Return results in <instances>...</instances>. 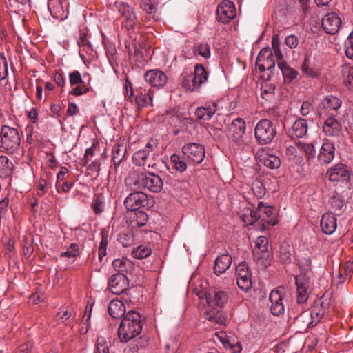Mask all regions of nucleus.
<instances>
[{"instance_id":"1","label":"nucleus","mask_w":353,"mask_h":353,"mask_svg":"<svg viewBox=\"0 0 353 353\" xmlns=\"http://www.w3.org/2000/svg\"><path fill=\"white\" fill-rule=\"evenodd\" d=\"M266 46L259 52L256 61V66L260 73H262L263 79L270 80L274 74L276 61H283V54L279 48V46Z\"/></svg>"},{"instance_id":"2","label":"nucleus","mask_w":353,"mask_h":353,"mask_svg":"<svg viewBox=\"0 0 353 353\" xmlns=\"http://www.w3.org/2000/svg\"><path fill=\"white\" fill-rule=\"evenodd\" d=\"M143 327L141 316L136 311H129L122 319L118 329L121 342H128L139 335Z\"/></svg>"},{"instance_id":"3","label":"nucleus","mask_w":353,"mask_h":353,"mask_svg":"<svg viewBox=\"0 0 353 353\" xmlns=\"http://www.w3.org/2000/svg\"><path fill=\"white\" fill-rule=\"evenodd\" d=\"M208 73L201 64H196L192 73L185 69L180 77L181 86L188 91L199 90L203 83L207 81Z\"/></svg>"},{"instance_id":"4","label":"nucleus","mask_w":353,"mask_h":353,"mask_svg":"<svg viewBox=\"0 0 353 353\" xmlns=\"http://www.w3.org/2000/svg\"><path fill=\"white\" fill-rule=\"evenodd\" d=\"M0 147L8 154H13L19 149L21 137L17 129L3 125L1 128Z\"/></svg>"},{"instance_id":"5","label":"nucleus","mask_w":353,"mask_h":353,"mask_svg":"<svg viewBox=\"0 0 353 353\" xmlns=\"http://www.w3.org/2000/svg\"><path fill=\"white\" fill-rule=\"evenodd\" d=\"M276 128L272 121L267 119L260 120L254 128V137L260 145L271 143L276 135Z\"/></svg>"},{"instance_id":"6","label":"nucleus","mask_w":353,"mask_h":353,"mask_svg":"<svg viewBox=\"0 0 353 353\" xmlns=\"http://www.w3.org/2000/svg\"><path fill=\"white\" fill-rule=\"evenodd\" d=\"M134 185L148 190L151 192L159 193L163 187L162 179L152 172H142L137 174Z\"/></svg>"},{"instance_id":"7","label":"nucleus","mask_w":353,"mask_h":353,"mask_svg":"<svg viewBox=\"0 0 353 353\" xmlns=\"http://www.w3.org/2000/svg\"><path fill=\"white\" fill-rule=\"evenodd\" d=\"M194 293L199 299H205L208 305L212 307H222L228 300V294L224 291L211 290L209 291L195 288Z\"/></svg>"},{"instance_id":"8","label":"nucleus","mask_w":353,"mask_h":353,"mask_svg":"<svg viewBox=\"0 0 353 353\" xmlns=\"http://www.w3.org/2000/svg\"><path fill=\"white\" fill-rule=\"evenodd\" d=\"M182 152L185 160L192 165L200 164L205 156V147L199 143H189L182 148Z\"/></svg>"},{"instance_id":"9","label":"nucleus","mask_w":353,"mask_h":353,"mask_svg":"<svg viewBox=\"0 0 353 353\" xmlns=\"http://www.w3.org/2000/svg\"><path fill=\"white\" fill-rule=\"evenodd\" d=\"M342 104L341 100L333 95L326 96L319 105L318 114L320 117L337 116L338 110Z\"/></svg>"},{"instance_id":"10","label":"nucleus","mask_w":353,"mask_h":353,"mask_svg":"<svg viewBox=\"0 0 353 353\" xmlns=\"http://www.w3.org/2000/svg\"><path fill=\"white\" fill-rule=\"evenodd\" d=\"M236 272L238 287L248 292L252 287V274L248 263L245 261L240 263L236 268Z\"/></svg>"},{"instance_id":"11","label":"nucleus","mask_w":353,"mask_h":353,"mask_svg":"<svg viewBox=\"0 0 353 353\" xmlns=\"http://www.w3.org/2000/svg\"><path fill=\"white\" fill-rule=\"evenodd\" d=\"M236 14V7L230 0H223L217 7L216 16L219 21L227 23Z\"/></svg>"},{"instance_id":"12","label":"nucleus","mask_w":353,"mask_h":353,"mask_svg":"<svg viewBox=\"0 0 353 353\" xmlns=\"http://www.w3.org/2000/svg\"><path fill=\"white\" fill-rule=\"evenodd\" d=\"M148 198L143 192L130 193L124 201V205L127 210L134 211L148 205Z\"/></svg>"},{"instance_id":"13","label":"nucleus","mask_w":353,"mask_h":353,"mask_svg":"<svg viewBox=\"0 0 353 353\" xmlns=\"http://www.w3.org/2000/svg\"><path fill=\"white\" fill-rule=\"evenodd\" d=\"M129 281L123 273L112 275L108 280V288L115 294H121L127 290Z\"/></svg>"},{"instance_id":"14","label":"nucleus","mask_w":353,"mask_h":353,"mask_svg":"<svg viewBox=\"0 0 353 353\" xmlns=\"http://www.w3.org/2000/svg\"><path fill=\"white\" fill-rule=\"evenodd\" d=\"M283 288H278L273 290L269 295V299L271 303L270 311L274 316H278L284 312L285 307L283 303Z\"/></svg>"},{"instance_id":"15","label":"nucleus","mask_w":353,"mask_h":353,"mask_svg":"<svg viewBox=\"0 0 353 353\" xmlns=\"http://www.w3.org/2000/svg\"><path fill=\"white\" fill-rule=\"evenodd\" d=\"M245 122L240 117L232 121L228 130V137L234 142L239 143L245 131Z\"/></svg>"},{"instance_id":"16","label":"nucleus","mask_w":353,"mask_h":353,"mask_svg":"<svg viewBox=\"0 0 353 353\" xmlns=\"http://www.w3.org/2000/svg\"><path fill=\"white\" fill-rule=\"evenodd\" d=\"M323 302L316 303L311 308L309 312H305L301 315V318L310 316V321H307V327L312 328L321 321L325 314V309L323 307Z\"/></svg>"},{"instance_id":"17","label":"nucleus","mask_w":353,"mask_h":353,"mask_svg":"<svg viewBox=\"0 0 353 353\" xmlns=\"http://www.w3.org/2000/svg\"><path fill=\"white\" fill-rule=\"evenodd\" d=\"M326 174L334 182H343L349 180L350 174L347 165L339 163L328 169Z\"/></svg>"},{"instance_id":"18","label":"nucleus","mask_w":353,"mask_h":353,"mask_svg":"<svg viewBox=\"0 0 353 353\" xmlns=\"http://www.w3.org/2000/svg\"><path fill=\"white\" fill-rule=\"evenodd\" d=\"M322 27L324 30L330 34L336 33L342 23L339 16L335 12L328 13L322 19Z\"/></svg>"},{"instance_id":"19","label":"nucleus","mask_w":353,"mask_h":353,"mask_svg":"<svg viewBox=\"0 0 353 353\" xmlns=\"http://www.w3.org/2000/svg\"><path fill=\"white\" fill-rule=\"evenodd\" d=\"M145 80L151 86L163 87L168 82L167 75L160 70H151L147 71L144 74Z\"/></svg>"},{"instance_id":"20","label":"nucleus","mask_w":353,"mask_h":353,"mask_svg":"<svg viewBox=\"0 0 353 353\" xmlns=\"http://www.w3.org/2000/svg\"><path fill=\"white\" fill-rule=\"evenodd\" d=\"M311 261L307 260V268L301 270L300 274L295 277L296 288L310 289L312 285V272L310 268Z\"/></svg>"},{"instance_id":"21","label":"nucleus","mask_w":353,"mask_h":353,"mask_svg":"<svg viewBox=\"0 0 353 353\" xmlns=\"http://www.w3.org/2000/svg\"><path fill=\"white\" fill-rule=\"evenodd\" d=\"M334 144L328 140H325L317 156L319 161L321 163L328 164L334 159Z\"/></svg>"},{"instance_id":"22","label":"nucleus","mask_w":353,"mask_h":353,"mask_svg":"<svg viewBox=\"0 0 353 353\" xmlns=\"http://www.w3.org/2000/svg\"><path fill=\"white\" fill-rule=\"evenodd\" d=\"M336 116H329L324 121L323 131L328 137H338L342 130L341 123L335 119Z\"/></svg>"},{"instance_id":"23","label":"nucleus","mask_w":353,"mask_h":353,"mask_svg":"<svg viewBox=\"0 0 353 353\" xmlns=\"http://www.w3.org/2000/svg\"><path fill=\"white\" fill-rule=\"evenodd\" d=\"M153 95L154 92L151 89L139 88L135 90L134 101L139 107L152 105Z\"/></svg>"},{"instance_id":"24","label":"nucleus","mask_w":353,"mask_h":353,"mask_svg":"<svg viewBox=\"0 0 353 353\" xmlns=\"http://www.w3.org/2000/svg\"><path fill=\"white\" fill-rule=\"evenodd\" d=\"M307 132V123L304 119L296 120L293 125L287 130L288 137L292 139L301 138Z\"/></svg>"},{"instance_id":"25","label":"nucleus","mask_w":353,"mask_h":353,"mask_svg":"<svg viewBox=\"0 0 353 353\" xmlns=\"http://www.w3.org/2000/svg\"><path fill=\"white\" fill-rule=\"evenodd\" d=\"M268 241L265 236H261L256 239L253 249V254L256 260H263L268 257Z\"/></svg>"},{"instance_id":"26","label":"nucleus","mask_w":353,"mask_h":353,"mask_svg":"<svg viewBox=\"0 0 353 353\" xmlns=\"http://www.w3.org/2000/svg\"><path fill=\"white\" fill-rule=\"evenodd\" d=\"M320 226L323 233L332 234L336 229V218L330 213H325L321 217Z\"/></svg>"},{"instance_id":"27","label":"nucleus","mask_w":353,"mask_h":353,"mask_svg":"<svg viewBox=\"0 0 353 353\" xmlns=\"http://www.w3.org/2000/svg\"><path fill=\"white\" fill-rule=\"evenodd\" d=\"M216 110L215 103H206L203 105L197 108L195 111V116L198 119L208 121L212 117Z\"/></svg>"},{"instance_id":"28","label":"nucleus","mask_w":353,"mask_h":353,"mask_svg":"<svg viewBox=\"0 0 353 353\" xmlns=\"http://www.w3.org/2000/svg\"><path fill=\"white\" fill-rule=\"evenodd\" d=\"M302 72L308 77H316L319 74L320 67L315 64L314 58L307 56L301 65Z\"/></svg>"},{"instance_id":"29","label":"nucleus","mask_w":353,"mask_h":353,"mask_svg":"<svg viewBox=\"0 0 353 353\" xmlns=\"http://www.w3.org/2000/svg\"><path fill=\"white\" fill-rule=\"evenodd\" d=\"M232 256L224 254L216 257L214 262V272L216 275L224 273L232 264Z\"/></svg>"},{"instance_id":"30","label":"nucleus","mask_w":353,"mask_h":353,"mask_svg":"<svg viewBox=\"0 0 353 353\" xmlns=\"http://www.w3.org/2000/svg\"><path fill=\"white\" fill-rule=\"evenodd\" d=\"M259 158L260 162L270 169L278 168L281 165V160L277 156L265 151H263Z\"/></svg>"},{"instance_id":"31","label":"nucleus","mask_w":353,"mask_h":353,"mask_svg":"<svg viewBox=\"0 0 353 353\" xmlns=\"http://www.w3.org/2000/svg\"><path fill=\"white\" fill-rule=\"evenodd\" d=\"M108 312L112 318L120 319L125 315V307L121 301L114 299L109 303Z\"/></svg>"},{"instance_id":"32","label":"nucleus","mask_w":353,"mask_h":353,"mask_svg":"<svg viewBox=\"0 0 353 353\" xmlns=\"http://www.w3.org/2000/svg\"><path fill=\"white\" fill-rule=\"evenodd\" d=\"M126 153V148L123 145H116L112 148V160L113 168L117 173Z\"/></svg>"},{"instance_id":"33","label":"nucleus","mask_w":353,"mask_h":353,"mask_svg":"<svg viewBox=\"0 0 353 353\" xmlns=\"http://www.w3.org/2000/svg\"><path fill=\"white\" fill-rule=\"evenodd\" d=\"M278 68L281 71L285 82L290 83L297 77L298 72L290 68L284 61L278 62Z\"/></svg>"},{"instance_id":"34","label":"nucleus","mask_w":353,"mask_h":353,"mask_svg":"<svg viewBox=\"0 0 353 353\" xmlns=\"http://www.w3.org/2000/svg\"><path fill=\"white\" fill-rule=\"evenodd\" d=\"M170 165L165 164L168 170H170V165L172 168L180 172H183L187 169V163L185 159H182L177 154H173L170 157Z\"/></svg>"},{"instance_id":"35","label":"nucleus","mask_w":353,"mask_h":353,"mask_svg":"<svg viewBox=\"0 0 353 353\" xmlns=\"http://www.w3.org/2000/svg\"><path fill=\"white\" fill-rule=\"evenodd\" d=\"M149 152L147 150H139L134 152L132 157V161L134 164L137 166H147L150 168V164H147V160L150 157Z\"/></svg>"},{"instance_id":"36","label":"nucleus","mask_w":353,"mask_h":353,"mask_svg":"<svg viewBox=\"0 0 353 353\" xmlns=\"http://www.w3.org/2000/svg\"><path fill=\"white\" fill-rule=\"evenodd\" d=\"M241 220L247 225H252L257 221V213L255 210L250 208H244L239 214Z\"/></svg>"},{"instance_id":"37","label":"nucleus","mask_w":353,"mask_h":353,"mask_svg":"<svg viewBox=\"0 0 353 353\" xmlns=\"http://www.w3.org/2000/svg\"><path fill=\"white\" fill-rule=\"evenodd\" d=\"M13 167V163L9 161L7 157H0V176L1 177L11 175Z\"/></svg>"},{"instance_id":"38","label":"nucleus","mask_w":353,"mask_h":353,"mask_svg":"<svg viewBox=\"0 0 353 353\" xmlns=\"http://www.w3.org/2000/svg\"><path fill=\"white\" fill-rule=\"evenodd\" d=\"M92 41L89 30L85 24H81L79 28L77 44H91Z\"/></svg>"},{"instance_id":"39","label":"nucleus","mask_w":353,"mask_h":353,"mask_svg":"<svg viewBox=\"0 0 353 353\" xmlns=\"http://www.w3.org/2000/svg\"><path fill=\"white\" fill-rule=\"evenodd\" d=\"M112 266L118 273H124L131 266V263L125 258L117 259L112 261Z\"/></svg>"},{"instance_id":"40","label":"nucleus","mask_w":353,"mask_h":353,"mask_svg":"<svg viewBox=\"0 0 353 353\" xmlns=\"http://www.w3.org/2000/svg\"><path fill=\"white\" fill-rule=\"evenodd\" d=\"M266 211L265 212L264 219H262V225L268 224L270 225H275L278 223V220L276 217V214L274 212V209H273L271 206L266 205Z\"/></svg>"},{"instance_id":"41","label":"nucleus","mask_w":353,"mask_h":353,"mask_svg":"<svg viewBox=\"0 0 353 353\" xmlns=\"http://www.w3.org/2000/svg\"><path fill=\"white\" fill-rule=\"evenodd\" d=\"M152 252L151 249L145 245H139L134 248L132 252V255L137 259H142L148 257Z\"/></svg>"},{"instance_id":"42","label":"nucleus","mask_w":353,"mask_h":353,"mask_svg":"<svg viewBox=\"0 0 353 353\" xmlns=\"http://www.w3.org/2000/svg\"><path fill=\"white\" fill-rule=\"evenodd\" d=\"M79 245L77 243H72L66 251L63 252L60 254V258L71 259L72 261H74L75 259L79 256Z\"/></svg>"},{"instance_id":"43","label":"nucleus","mask_w":353,"mask_h":353,"mask_svg":"<svg viewBox=\"0 0 353 353\" xmlns=\"http://www.w3.org/2000/svg\"><path fill=\"white\" fill-rule=\"evenodd\" d=\"M342 73L345 84L349 85L350 89H353V66L343 65Z\"/></svg>"},{"instance_id":"44","label":"nucleus","mask_w":353,"mask_h":353,"mask_svg":"<svg viewBox=\"0 0 353 353\" xmlns=\"http://www.w3.org/2000/svg\"><path fill=\"white\" fill-rule=\"evenodd\" d=\"M299 150L304 153L308 160L314 159L316 156V150L313 143H300Z\"/></svg>"},{"instance_id":"45","label":"nucleus","mask_w":353,"mask_h":353,"mask_svg":"<svg viewBox=\"0 0 353 353\" xmlns=\"http://www.w3.org/2000/svg\"><path fill=\"white\" fill-rule=\"evenodd\" d=\"M124 18V24L128 29L133 28L137 23V17L134 13L128 8L127 11L123 14Z\"/></svg>"},{"instance_id":"46","label":"nucleus","mask_w":353,"mask_h":353,"mask_svg":"<svg viewBox=\"0 0 353 353\" xmlns=\"http://www.w3.org/2000/svg\"><path fill=\"white\" fill-rule=\"evenodd\" d=\"M279 259L283 263H289L291 261V253L289 246L281 245L279 251Z\"/></svg>"},{"instance_id":"47","label":"nucleus","mask_w":353,"mask_h":353,"mask_svg":"<svg viewBox=\"0 0 353 353\" xmlns=\"http://www.w3.org/2000/svg\"><path fill=\"white\" fill-rule=\"evenodd\" d=\"M330 204L336 210H341L344 206V201L342 197L336 192L333 193L330 198Z\"/></svg>"},{"instance_id":"48","label":"nucleus","mask_w":353,"mask_h":353,"mask_svg":"<svg viewBox=\"0 0 353 353\" xmlns=\"http://www.w3.org/2000/svg\"><path fill=\"white\" fill-rule=\"evenodd\" d=\"M301 142H295L294 145H288L286 148V155L289 158H295L301 155L299 150V144Z\"/></svg>"},{"instance_id":"49","label":"nucleus","mask_w":353,"mask_h":353,"mask_svg":"<svg viewBox=\"0 0 353 353\" xmlns=\"http://www.w3.org/2000/svg\"><path fill=\"white\" fill-rule=\"evenodd\" d=\"M220 339H221L222 343L223 344V345L225 346V347L230 348L232 351L233 353H240L241 352L242 347H241V345L239 342H236V343H232L227 339L220 337Z\"/></svg>"},{"instance_id":"50","label":"nucleus","mask_w":353,"mask_h":353,"mask_svg":"<svg viewBox=\"0 0 353 353\" xmlns=\"http://www.w3.org/2000/svg\"><path fill=\"white\" fill-rule=\"evenodd\" d=\"M261 96L263 98L268 99L273 97L275 90V86L271 84L264 83L262 85L261 88Z\"/></svg>"},{"instance_id":"51","label":"nucleus","mask_w":353,"mask_h":353,"mask_svg":"<svg viewBox=\"0 0 353 353\" xmlns=\"http://www.w3.org/2000/svg\"><path fill=\"white\" fill-rule=\"evenodd\" d=\"M309 289L296 288V301L299 304L306 303L309 298Z\"/></svg>"},{"instance_id":"52","label":"nucleus","mask_w":353,"mask_h":353,"mask_svg":"<svg viewBox=\"0 0 353 353\" xmlns=\"http://www.w3.org/2000/svg\"><path fill=\"white\" fill-rule=\"evenodd\" d=\"M91 316V308L89 311L86 309L85 311V314L83 317V319L81 322V328L80 332L82 334H85L88 331L89 325H90V319Z\"/></svg>"},{"instance_id":"53","label":"nucleus","mask_w":353,"mask_h":353,"mask_svg":"<svg viewBox=\"0 0 353 353\" xmlns=\"http://www.w3.org/2000/svg\"><path fill=\"white\" fill-rule=\"evenodd\" d=\"M8 74V67L7 60L5 57L0 53V80L5 79Z\"/></svg>"},{"instance_id":"54","label":"nucleus","mask_w":353,"mask_h":353,"mask_svg":"<svg viewBox=\"0 0 353 353\" xmlns=\"http://www.w3.org/2000/svg\"><path fill=\"white\" fill-rule=\"evenodd\" d=\"M252 190L256 196L261 198L265 194V188L263 184L259 181L252 183Z\"/></svg>"},{"instance_id":"55","label":"nucleus","mask_w":353,"mask_h":353,"mask_svg":"<svg viewBox=\"0 0 353 353\" xmlns=\"http://www.w3.org/2000/svg\"><path fill=\"white\" fill-rule=\"evenodd\" d=\"M94 353H109V347L105 339L100 336L97 339L96 350Z\"/></svg>"},{"instance_id":"56","label":"nucleus","mask_w":353,"mask_h":353,"mask_svg":"<svg viewBox=\"0 0 353 353\" xmlns=\"http://www.w3.org/2000/svg\"><path fill=\"white\" fill-rule=\"evenodd\" d=\"M194 50L195 54H199L205 59H208L210 57L209 46H194Z\"/></svg>"},{"instance_id":"57","label":"nucleus","mask_w":353,"mask_h":353,"mask_svg":"<svg viewBox=\"0 0 353 353\" xmlns=\"http://www.w3.org/2000/svg\"><path fill=\"white\" fill-rule=\"evenodd\" d=\"M74 183L71 181H66L63 182L62 184L59 181H57L56 183V189L58 192H62L64 193L68 192L72 187H73Z\"/></svg>"},{"instance_id":"58","label":"nucleus","mask_w":353,"mask_h":353,"mask_svg":"<svg viewBox=\"0 0 353 353\" xmlns=\"http://www.w3.org/2000/svg\"><path fill=\"white\" fill-rule=\"evenodd\" d=\"M125 97L129 99L130 101H132V100L134 99L135 97V91L133 90L132 85L128 79L125 80Z\"/></svg>"},{"instance_id":"59","label":"nucleus","mask_w":353,"mask_h":353,"mask_svg":"<svg viewBox=\"0 0 353 353\" xmlns=\"http://www.w3.org/2000/svg\"><path fill=\"white\" fill-rule=\"evenodd\" d=\"M72 315L71 312H69L64 307L60 309V311L57 313L56 319L59 323H64L68 320Z\"/></svg>"},{"instance_id":"60","label":"nucleus","mask_w":353,"mask_h":353,"mask_svg":"<svg viewBox=\"0 0 353 353\" xmlns=\"http://www.w3.org/2000/svg\"><path fill=\"white\" fill-rule=\"evenodd\" d=\"M70 83L73 85H77L82 83V78L79 71L75 70L71 72L69 75Z\"/></svg>"},{"instance_id":"61","label":"nucleus","mask_w":353,"mask_h":353,"mask_svg":"<svg viewBox=\"0 0 353 353\" xmlns=\"http://www.w3.org/2000/svg\"><path fill=\"white\" fill-rule=\"evenodd\" d=\"M48 182L44 179H40L38 181L37 185V194L39 196H42L45 194L46 192V187H47Z\"/></svg>"},{"instance_id":"62","label":"nucleus","mask_w":353,"mask_h":353,"mask_svg":"<svg viewBox=\"0 0 353 353\" xmlns=\"http://www.w3.org/2000/svg\"><path fill=\"white\" fill-rule=\"evenodd\" d=\"M266 205H265V204L263 203V202H259L258 203V206H257V210L256 211V213H257V221H261V222H262V219H264V215H265V212L266 211Z\"/></svg>"},{"instance_id":"63","label":"nucleus","mask_w":353,"mask_h":353,"mask_svg":"<svg viewBox=\"0 0 353 353\" xmlns=\"http://www.w3.org/2000/svg\"><path fill=\"white\" fill-rule=\"evenodd\" d=\"M89 90L88 88L85 85H79L77 86L75 88H74L71 92L70 94L75 95V96H80L83 94H85Z\"/></svg>"},{"instance_id":"64","label":"nucleus","mask_w":353,"mask_h":353,"mask_svg":"<svg viewBox=\"0 0 353 353\" xmlns=\"http://www.w3.org/2000/svg\"><path fill=\"white\" fill-rule=\"evenodd\" d=\"M312 104L309 101H304L301 107L300 112L303 116H307L310 112L312 109Z\"/></svg>"}]
</instances>
